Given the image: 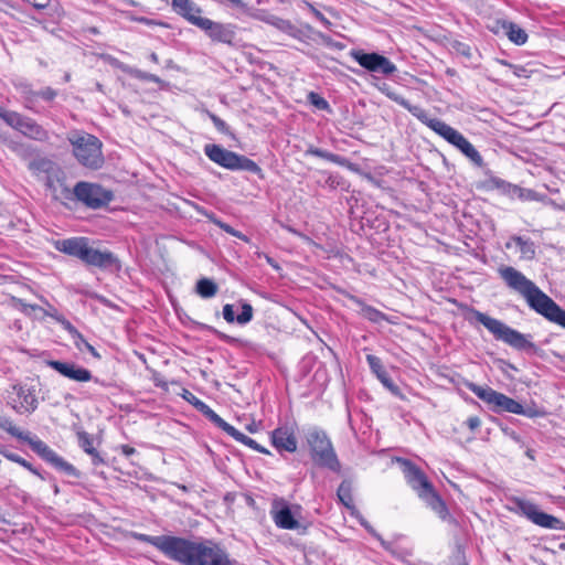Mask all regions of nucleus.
I'll return each mask as SVG.
<instances>
[{
  "label": "nucleus",
  "instance_id": "f257e3e1",
  "mask_svg": "<svg viewBox=\"0 0 565 565\" xmlns=\"http://www.w3.org/2000/svg\"><path fill=\"white\" fill-rule=\"evenodd\" d=\"M130 536L154 546L168 558L182 565H236V562L213 541L194 542L178 536H151L137 532H132Z\"/></svg>",
  "mask_w": 565,
  "mask_h": 565
},
{
  "label": "nucleus",
  "instance_id": "f03ea898",
  "mask_svg": "<svg viewBox=\"0 0 565 565\" xmlns=\"http://www.w3.org/2000/svg\"><path fill=\"white\" fill-rule=\"evenodd\" d=\"M498 273L504 284L522 296L532 310L550 322L565 328V310L523 273L512 266H501Z\"/></svg>",
  "mask_w": 565,
  "mask_h": 565
},
{
  "label": "nucleus",
  "instance_id": "7ed1b4c3",
  "mask_svg": "<svg viewBox=\"0 0 565 565\" xmlns=\"http://www.w3.org/2000/svg\"><path fill=\"white\" fill-rule=\"evenodd\" d=\"M396 462L399 465L407 484L417 495L424 500L443 521L456 524V519L450 514L446 502L436 491L426 473L409 459L397 457Z\"/></svg>",
  "mask_w": 565,
  "mask_h": 565
},
{
  "label": "nucleus",
  "instance_id": "20e7f679",
  "mask_svg": "<svg viewBox=\"0 0 565 565\" xmlns=\"http://www.w3.org/2000/svg\"><path fill=\"white\" fill-rule=\"evenodd\" d=\"M401 105L406 108L414 117H416L422 124L427 126L438 136L444 138L450 145L461 151L475 166L482 167L484 164L483 158L480 152L473 147V145L458 130L447 125L445 121L430 118L427 111L417 105H412L407 100H402Z\"/></svg>",
  "mask_w": 565,
  "mask_h": 565
},
{
  "label": "nucleus",
  "instance_id": "39448f33",
  "mask_svg": "<svg viewBox=\"0 0 565 565\" xmlns=\"http://www.w3.org/2000/svg\"><path fill=\"white\" fill-rule=\"evenodd\" d=\"M0 429L4 430L12 437L26 443L30 448L40 456L43 460L52 465L55 469L64 472L67 476L78 478L81 472L70 462L58 456L52 448L44 441L38 438H31L29 434L23 433L18 428L13 420L9 417L0 418Z\"/></svg>",
  "mask_w": 565,
  "mask_h": 565
},
{
  "label": "nucleus",
  "instance_id": "423d86ee",
  "mask_svg": "<svg viewBox=\"0 0 565 565\" xmlns=\"http://www.w3.org/2000/svg\"><path fill=\"white\" fill-rule=\"evenodd\" d=\"M57 249L78 258L86 266L108 268L117 265L118 259L110 250H99L89 245L87 237H72L58 243Z\"/></svg>",
  "mask_w": 565,
  "mask_h": 565
},
{
  "label": "nucleus",
  "instance_id": "0eeeda50",
  "mask_svg": "<svg viewBox=\"0 0 565 565\" xmlns=\"http://www.w3.org/2000/svg\"><path fill=\"white\" fill-rule=\"evenodd\" d=\"M181 396L188 403H190L196 411H199L206 418H209L215 426H217L220 429H222L224 433H226L228 436H231L234 440L243 444L244 446H246L259 454L270 455V451L267 448L263 447L256 440H254L253 438L241 433L234 426H232L231 424L225 422L207 404H205L203 401H201L199 397H196L189 390L183 388Z\"/></svg>",
  "mask_w": 565,
  "mask_h": 565
},
{
  "label": "nucleus",
  "instance_id": "6e6552de",
  "mask_svg": "<svg viewBox=\"0 0 565 565\" xmlns=\"http://www.w3.org/2000/svg\"><path fill=\"white\" fill-rule=\"evenodd\" d=\"M68 141L73 146L75 158L82 166L93 170L103 166V143L96 136L83 131L74 132L68 137Z\"/></svg>",
  "mask_w": 565,
  "mask_h": 565
},
{
  "label": "nucleus",
  "instance_id": "1a4fd4ad",
  "mask_svg": "<svg viewBox=\"0 0 565 565\" xmlns=\"http://www.w3.org/2000/svg\"><path fill=\"white\" fill-rule=\"evenodd\" d=\"M468 390L472 392L478 398L484 402L488 407L494 413H511L515 415H524L533 417L536 414L527 412L521 403L509 397L508 395L493 390L490 386H481L475 383L467 385Z\"/></svg>",
  "mask_w": 565,
  "mask_h": 565
},
{
  "label": "nucleus",
  "instance_id": "9d476101",
  "mask_svg": "<svg viewBox=\"0 0 565 565\" xmlns=\"http://www.w3.org/2000/svg\"><path fill=\"white\" fill-rule=\"evenodd\" d=\"M306 440L310 457L316 465L328 468L334 472H340L341 463L330 438L323 430H310L307 434Z\"/></svg>",
  "mask_w": 565,
  "mask_h": 565
},
{
  "label": "nucleus",
  "instance_id": "9b49d317",
  "mask_svg": "<svg viewBox=\"0 0 565 565\" xmlns=\"http://www.w3.org/2000/svg\"><path fill=\"white\" fill-rule=\"evenodd\" d=\"M204 152L211 161L225 169L248 171L257 174L259 179L265 178L262 168L246 156L230 151L218 145H206Z\"/></svg>",
  "mask_w": 565,
  "mask_h": 565
},
{
  "label": "nucleus",
  "instance_id": "f8f14e48",
  "mask_svg": "<svg viewBox=\"0 0 565 565\" xmlns=\"http://www.w3.org/2000/svg\"><path fill=\"white\" fill-rule=\"evenodd\" d=\"M476 319L488 329L489 332L493 334L497 340L503 341L514 349H525L530 345L525 335L521 332L510 328L504 324L502 321L492 318L486 313H482L478 310H473Z\"/></svg>",
  "mask_w": 565,
  "mask_h": 565
},
{
  "label": "nucleus",
  "instance_id": "ddd939ff",
  "mask_svg": "<svg viewBox=\"0 0 565 565\" xmlns=\"http://www.w3.org/2000/svg\"><path fill=\"white\" fill-rule=\"evenodd\" d=\"M74 199L92 210H98L109 204L113 192L99 184L86 181L77 182L72 192Z\"/></svg>",
  "mask_w": 565,
  "mask_h": 565
},
{
  "label": "nucleus",
  "instance_id": "4468645a",
  "mask_svg": "<svg viewBox=\"0 0 565 565\" xmlns=\"http://www.w3.org/2000/svg\"><path fill=\"white\" fill-rule=\"evenodd\" d=\"M0 117L7 125L30 139L36 141H46L49 139L47 130H45L33 118L22 116L17 111H0Z\"/></svg>",
  "mask_w": 565,
  "mask_h": 565
},
{
  "label": "nucleus",
  "instance_id": "2eb2a0df",
  "mask_svg": "<svg viewBox=\"0 0 565 565\" xmlns=\"http://www.w3.org/2000/svg\"><path fill=\"white\" fill-rule=\"evenodd\" d=\"M8 404L18 414H31L39 404L36 390L26 384L12 385L8 394Z\"/></svg>",
  "mask_w": 565,
  "mask_h": 565
},
{
  "label": "nucleus",
  "instance_id": "dca6fc26",
  "mask_svg": "<svg viewBox=\"0 0 565 565\" xmlns=\"http://www.w3.org/2000/svg\"><path fill=\"white\" fill-rule=\"evenodd\" d=\"M513 503L515 511L527 518L534 524L544 529H562L563 522L559 519L540 511L535 503L522 498H514Z\"/></svg>",
  "mask_w": 565,
  "mask_h": 565
},
{
  "label": "nucleus",
  "instance_id": "f3484780",
  "mask_svg": "<svg viewBox=\"0 0 565 565\" xmlns=\"http://www.w3.org/2000/svg\"><path fill=\"white\" fill-rule=\"evenodd\" d=\"M350 56L363 68L373 73L391 75L396 72V66L386 56L363 50H352Z\"/></svg>",
  "mask_w": 565,
  "mask_h": 565
},
{
  "label": "nucleus",
  "instance_id": "a211bd4d",
  "mask_svg": "<svg viewBox=\"0 0 565 565\" xmlns=\"http://www.w3.org/2000/svg\"><path fill=\"white\" fill-rule=\"evenodd\" d=\"M270 444L279 452L294 454L298 448L295 429L290 426H279L270 433Z\"/></svg>",
  "mask_w": 565,
  "mask_h": 565
},
{
  "label": "nucleus",
  "instance_id": "6ab92c4d",
  "mask_svg": "<svg viewBox=\"0 0 565 565\" xmlns=\"http://www.w3.org/2000/svg\"><path fill=\"white\" fill-rule=\"evenodd\" d=\"M199 29L204 31L213 42L232 45L235 39V31L231 24L215 22L207 18L202 21Z\"/></svg>",
  "mask_w": 565,
  "mask_h": 565
},
{
  "label": "nucleus",
  "instance_id": "aec40b11",
  "mask_svg": "<svg viewBox=\"0 0 565 565\" xmlns=\"http://www.w3.org/2000/svg\"><path fill=\"white\" fill-rule=\"evenodd\" d=\"M490 30L495 35H505L515 45H523L529 39L525 30L516 23L504 19H495L492 22Z\"/></svg>",
  "mask_w": 565,
  "mask_h": 565
},
{
  "label": "nucleus",
  "instance_id": "412c9836",
  "mask_svg": "<svg viewBox=\"0 0 565 565\" xmlns=\"http://www.w3.org/2000/svg\"><path fill=\"white\" fill-rule=\"evenodd\" d=\"M274 523L282 530H297L300 524L294 516L289 505L284 500L274 501L270 511Z\"/></svg>",
  "mask_w": 565,
  "mask_h": 565
},
{
  "label": "nucleus",
  "instance_id": "4be33fe9",
  "mask_svg": "<svg viewBox=\"0 0 565 565\" xmlns=\"http://www.w3.org/2000/svg\"><path fill=\"white\" fill-rule=\"evenodd\" d=\"M47 365L58 372L61 375L75 382H89L93 380V375L89 370L77 366L74 363L51 360L47 361Z\"/></svg>",
  "mask_w": 565,
  "mask_h": 565
},
{
  "label": "nucleus",
  "instance_id": "5701e85b",
  "mask_svg": "<svg viewBox=\"0 0 565 565\" xmlns=\"http://www.w3.org/2000/svg\"><path fill=\"white\" fill-rule=\"evenodd\" d=\"M171 6L177 14L198 28L205 19L201 15L202 9L192 0H172Z\"/></svg>",
  "mask_w": 565,
  "mask_h": 565
},
{
  "label": "nucleus",
  "instance_id": "b1692460",
  "mask_svg": "<svg viewBox=\"0 0 565 565\" xmlns=\"http://www.w3.org/2000/svg\"><path fill=\"white\" fill-rule=\"evenodd\" d=\"M77 440L79 447L92 457V462L94 466H100L105 463L104 458L94 447V438L86 431L77 433Z\"/></svg>",
  "mask_w": 565,
  "mask_h": 565
},
{
  "label": "nucleus",
  "instance_id": "393cba45",
  "mask_svg": "<svg viewBox=\"0 0 565 565\" xmlns=\"http://www.w3.org/2000/svg\"><path fill=\"white\" fill-rule=\"evenodd\" d=\"M350 299L354 301L360 308L362 316L371 322L380 323L382 321H388L387 316L379 309L366 305L363 300L355 296H350Z\"/></svg>",
  "mask_w": 565,
  "mask_h": 565
},
{
  "label": "nucleus",
  "instance_id": "a878e982",
  "mask_svg": "<svg viewBox=\"0 0 565 565\" xmlns=\"http://www.w3.org/2000/svg\"><path fill=\"white\" fill-rule=\"evenodd\" d=\"M511 242L514 243L521 253V258L525 260H532L535 257V245L532 241L525 239L522 236L514 235L510 238V242L505 244L507 248L511 247Z\"/></svg>",
  "mask_w": 565,
  "mask_h": 565
},
{
  "label": "nucleus",
  "instance_id": "bb28decb",
  "mask_svg": "<svg viewBox=\"0 0 565 565\" xmlns=\"http://www.w3.org/2000/svg\"><path fill=\"white\" fill-rule=\"evenodd\" d=\"M10 300L12 306L24 316L35 317L38 313L44 312L43 308L39 305L26 303L23 299L18 297L12 296Z\"/></svg>",
  "mask_w": 565,
  "mask_h": 565
},
{
  "label": "nucleus",
  "instance_id": "cd10ccee",
  "mask_svg": "<svg viewBox=\"0 0 565 565\" xmlns=\"http://www.w3.org/2000/svg\"><path fill=\"white\" fill-rule=\"evenodd\" d=\"M217 290V285L209 278L199 279L195 286L196 294L204 299L214 297Z\"/></svg>",
  "mask_w": 565,
  "mask_h": 565
},
{
  "label": "nucleus",
  "instance_id": "c85d7f7f",
  "mask_svg": "<svg viewBox=\"0 0 565 565\" xmlns=\"http://www.w3.org/2000/svg\"><path fill=\"white\" fill-rule=\"evenodd\" d=\"M337 495L339 501L349 510H353L354 507V500L352 494V488L350 482L342 481L338 488Z\"/></svg>",
  "mask_w": 565,
  "mask_h": 565
},
{
  "label": "nucleus",
  "instance_id": "c756f323",
  "mask_svg": "<svg viewBox=\"0 0 565 565\" xmlns=\"http://www.w3.org/2000/svg\"><path fill=\"white\" fill-rule=\"evenodd\" d=\"M210 221L215 224L216 226H218L221 230H223L224 232H226L227 234L234 236V237H237L239 239H242L243 242L245 243H249V238L243 234L242 232L235 230L234 227H232L230 224L221 221L220 218L215 217L214 215H211L209 216Z\"/></svg>",
  "mask_w": 565,
  "mask_h": 565
},
{
  "label": "nucleus",
  "instance_id": "7c9ffc66",
  "mask_svg": "<svg viewBox=\"0 0 565 565\" xmlns=\"http://www.w3.org/2000/svg\"><path fill=\"white\" fill-rule=\"evenodd\" d=\"M265 22L285 33H291L295 29L294 24L289 20L276 15L268 17Z\"/></svg>",
  "mask_w": 565,
  "mask_h": 565
},
{
  "label": "nucleus",
  "instance_id": "2f4dec72",
  "mask_svg": "<svg viewBox=\"0 0 565 565\" xmlns=\"http://www.w3.org/2000/svg\"><path fill=\"white\" fill-rule=\"evenodd\" d=\"M307 154H311L338 164L343 163V159L340 156L322 150L320 148L310 147L307 150Z\"/></svg>",
  "mask_w": 565,
  "mask_h": 565
},
{
  "label": "nucleus",
  "instance_id": "473e14b6",
  "mask_svg": "<svg viewBox=\"0 0 565 565\" xmlns=\"http://www.w3.org/2000/svg\"><path fill=\"white\" fill-rule=\"evenodd\" d=\"M444 565H469L463 548L457 545L451 555L444 562Z\"/></svg>",
  "mask_w": 565,
  "mask_h": 565
},
{
  "label": "nucleus",
  "instance_id": "72a5a7b5",
  "mask_svg": "<svg viewBox=\"0 0 565 565\" xmlns=\"http://www.w3.org/2000/svg\"><path fill=\"white\" fill-rule=\"evenodd\" d=\"M252 319H253V307L249 303L245 302L242 305V311L236 317V321L239 324H245V323L249 322Z\"/></svg>",
  "mask_w": 565,
  "mask_h": 565
},
{
  "label": "nucleus",
  "instance_id": "f704fd0d",
  "mask_svg": "<svg viewBox=\"0 0 565 565\" xmlns=\"http://www.w3.org/2000/svg\"><path fill=\"white\" fill-rule=\"evenodd\" d=\"M209 117H210L211 121L213 122L214 127L220 132H222V134H228L230 132L227 124L223 119H221L218 116H216L215 114L210 113Z\"/></svg>",
  "mask_w": 565,
  "mask_h": 565
},
{
  "label": "nucleus",
  "instance_id": "c9c22d12",
  "mask_svg": "<svg viewBox=\"0 0 565 565\" xmlns=\"http://www.w3.org/2000/svg\"><path fill=\"white\" fill-rule=\"evenodd\" d=\"M377 377L383 383L385 387H387L391 392L397 393L398 387L393 383L391 377L387 375L385 371L377 372Z\"/></svg>",
  "mask_w": 565,
  "mask_h": 565
},
{
  "label": "nucleus",
  "instance_id": "e433bc0d",
  "mask_svg": "<svg viewBox=\"0 0 565 565\" xmlns=\"http://www.w3.org/2000/svg\"><path fill=\"white\" fill-rule=\"evenodd\" d=\"M35 96L46 100L52 102L57 96V92L53 89L52 87H45L36 93H34Z\"/></svg>",
  "mask_w": 565,
  "mask_h": 565
},
{
  "label": "nucleus",
  "instance_id": "4c0bfd02",
  "mask_svg": "<svg viewBox=\"0 0 565 565\" xmlns=\"http://www.w3.org/2000/svg\"><path fill=\"white\" fill-rule=\"evenodd\" d=\"M151 380H152L154 386L160 387L166 392L169 390L168 382L164 380V377L159 372L153 371Z\"/></svg>",
  "mask_w": 565,
  "mask_h": 565
},
{
  "label": "nucleus",
  "instance_id": "58836bf2",
  "mask_svg": "<svg viewBox=\"0 0 565 565\" xmlns=\"http://www.w3.org/2000/svg\"><path fill=\"white\" fill-rule=\"evenodd\" d=\"M310 100L319 109L324 110L329 108L328 102L324 98L320 97L318 94L311 93Z\"/></svg>",
  "mask_w": 565,
  "mask_h": 565
},
{
  "label": "nucleus",
  "instance_id": "ea45409f",
  "mask_svg": "<svg viewBox=\"0 0 565 565\" xmlns=\"http://www.w3.org/2000/svg\"><path fill=\"white\" fill-rule=\"evenodd\" d=\"M465 424L470 431L475 433L481 427L482 422L479 416H470L467 418Z\"/></svg>",
  "mask_w": 565,
  "mask_h": 565
},
{
  "label": "nucleus",
  "instance_id": "a19ab883",
  "mask_svg": "<svg viewBox=\"0 0 565 565\" xmlns=\"http://www.w3.org/2000/svg\"><path fill=\"white\" fill-rule=\"evenodd\" d=\"M223 317L228 323H233L234 321H236L233 305L226 303L223 307Z\"/></svg>",
  "mask_w": 565,
  "mask_h": 565
},
{
  "label": "nucleus",
  "instance_id": "79ce46f5",
  "mask_svg": "<svg viewBox=\"0 0 565 565\" xmlns=\"http://www.w3.org/2000/svg\"><path fill=\"white\" fill-rule=\"evenodd\" d=\"M8 460L15 462L22 467L24 465L25 459L14 452L0 451Z\"/></svg>",
  "mask_w": 565,
  "mask_h": 565
},
{
  "label": "nucleus",
  "instance_id": "37998d69",
  "mask_svg": "<svg viewBox=\"0 0 565 565\" xmlns=\"http://www.w3.org/2000/svg\"><path fill=\"white\" fill-rule=\"evenodd\" d=\"M36 10H43L49 7L50 0H25Z\"/></svg>",
  "mask_w": 565,
  "mask_h": 565
},
{
  "label": "nucleus",
  "instance_id": "c03bdc74",
  "mask_svg": "<svg viewBox=\"0 0 565 565\" xmlns=\"http://www.w3.org/2000/svg\"><path fill=\"white\" fill-rule=\"evenodd\" d=\"M503 64L508 65L507 62H503ZM509 66L513 67V73L518 77H529L527 70L524 66H518V65H511Z\"/></svg>",
  "mask_w": 565,
  "mask_h": 565
},
{
  "label": "nucleus",
  "instance_id": "a18cd8bd",
  "mask_svg": "<svg viewBox=\"0 0 565 565\" xmlns=\"http://www.w3.org/2000/svg\"><path fill=\"white\" fill-rule=\"evenodd\" d=\"M367 362L376 373L383 371L379 358L374 355H367Z\"/></svg>",
  "mask_w": 565,
  "mask_h": 565
},
{
  "label": "nucleus",
  "instance_id": "49530a36",
  "mask_svg": "<svg viewBox=\"0 0 565 565\" xmlns=\"http://www.w3.org/2000/svg\"><path fill=\"white\" fill-rule=\"evenodd\" d=\"M23 468H25L26 470H29L32 475L39 477L41 480L44 479V477L42 476V473L39 471V469H36L31 462H29L28 460L24 461V465H22Z\"/></svg>",
  "mask_w": 565,
  "mask_h": 565
},
{
  "label": "nucleus",
  "instance_id": "de8ad7c7",
  "mask_svg": "<svg viewBox=\"0 0 565 565\" xmlns=\"http://www.w3.org/2000/svg\"><path fill=\"white\" fill-rule=\"evenodd\" d=\"M73 339L75 347L79 350H83V348L85 349V342H88L81 332H78Z\"/></svg>",
  "mask_w": 565,
  "mask_h": 565
},
{
  "label": "nucleus",
  "instance_id": "09e8293b",
  "mask_svg": "<svg viewBox=\"0 0 565 565\" xmlns=\"http://www.w3.org/2000/svg\"><path fill=\"white\" fill-rule=\"evenodd\" d=\"M64 329L74 338L79 331L67 320L63 321Z\"/></svg>",
  "mask_w": 565,
  "mask_h": 565
},
{
  "label": "nucleus",
  "instance_id": "8fccbe9b",
  "mask_svg": "<svg viewBox=\"0 0 565 565\" xmlns=\"http://www.w3.org/2000/svg\"><path fill=\"white\" fill-rule=\"evenodd\" d=\"M121 454L126 457H129V456H132L134 454H136V449L129 445H121L119 447Z\"/></svg>",
  "mask_w": 565,
  "mask_h": 565
},
{
  "label": "nucleus",
  "instance_id": "3c124183",
  "mask_svg": "<svg viewBox=\"0 0 565 565\" xmlns=\"http://www.w3.org/2000/svg\"><path fill=\"white\" fill-rule=\"evenodd\" d=\"M85 349L95 358L100 360L102 355L97 352V350L89 343L85 342Z\"/></svg>",
  "mask_w": 565,
  "mask_h": 565
},
{
  "label": "nucleus",
  "instance_id": "603ef678",
  "mask_svg": "<svg viewBox=\"0 0 565 565\" xmlns=\"http://www.w3.org/2000/svg\"><path fill=\"white\" fill-rule=\"evenodd\" d=\"M246 430L250 434H255L258 430V426L255 422L246 426Z\"/></svg>",
  "mask_w": 565,
  "mask_h": 565
},
{
  "label": "nucleus",
  "instance_id": "864d4df0",
  "mask_svg": "<svg viewBox=\"0 0 565 565\" xmlns=\"http://www.w3.org/2000/svg\"><path fill=\"white\" fill-rule=\"evenodd\" d=\"M526 199H531V200H535L536 199V193L532 190H529L527 193H526Z\"/></svg>",
  "mask_w": 565,
  "mask_h": 565
},
{
  "label": "nucleus",
  "instance_id": "5fc2aeb1",
  "mask_svg": "<svg viewBox=\"0 0 565 565\" xmlns=\"http://www.w3.org/2000/svg\"><path fill=\"white\" fill-rule=\"evenodd\" d=\"M316 15L324 23H329V21L319 11H316Z\"/></svg>",
  "mask_w": 565,
  "mask_h": 565
},
{
  "label": "nucleus",
  "instance_id": "6e6d98bb",
  "mask_svg": "<svg viewBox=\"0 0 565 565\" xmlns=\"http://www.w3.org/2000/svg\"><path fill=\"white\" fill-rule=\"evenodd\" d=\"M266 259H267V262H268L271 266H274L275 268H278V266L274 264L273 259H271L269 256H266Z\"/></svg>",
  "mask_w": 565,
  "mask_h": 565
},
{
  "label": "nucleus",
  "instance_id": "4d7b16f0",
  "mask_svg": "<svg viewBox=\"0 0 565 565\" xmlns=\"http://www.w3.org/2000/svg\"><path fill=\"white\" fill-rule=\"evenodd\" d=\"M94 381L100 384L102 386H108V384H106L104 381H99L98 379H94Z\"/></svg>",
  "mask_w": 565,
  "mask_h": 565
}]
</instances>
